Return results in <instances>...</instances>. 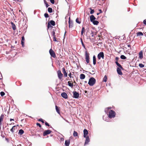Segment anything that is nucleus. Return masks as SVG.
I'll return each instance as SVG.
<instances>
[{"mask_svg": "<svg viewBox=\"0 0 146 146\" xmlns=\"http://www.w3.org/2000/svg\"><path fill=\"white\" fill-rule=\"evenodd\" d=\"M96 82V79L93 77H91L89 80L88 84L90 86H92L95 84Z\"/></svg>", "mask_w": 146, "mask_h": 146, "instance_id": "1", "label": "nucleus"}, {"mask_svg": "<svg viewBox=\"0 0 146 146\" xmlns=\"http://www.w3.org/2000/svg\"><path fill=\"white\" fill-rule=\"evenodd\" d=\"M115 115L116 113L115 111L111 110L109 112L108 117L110 118H113L115 117Z\"/></svg>", "mask_w": 146, "mask_h": 146, "instance_id": "2", "label": "nucleus"}, {"mask_svg": "<svg viewBox=\"0 0 146 146\" xmlns=\"http://www.w3.org/2000/svg\"><path fill=\"white\" fill-rule=\"evenodd\" d=\"M57 73L58 78L61 80L63 78V74L62 73L60 70H59L57 71Z\"/></svg>", "mask_w": 146, "mask_h": 146, "instance_id": "3", "label": "nucleus"}, {"mask_svg": "<svg viewBox=\"0 0 146 146\" xmlns=\"http://www.w3.org/2000/svg\"><path fill=\"white\" fill-rule=\"evenodd\" d=\"M89 54L86 51L85 52V59L86 60L87 63H88L89 62Z\"/></svg>", "mask_w": 146, "mask_h": 146, "instance_id": "4", "label": "nucleus"}, {"mask_svg": "<svg viewBox=\"0 0 146 146\" xmlns=\"http://www.w3.org/2000/svg\"><path fill=\"white\" fill-rule=\"evenodd\" d=\"M97 57L98 60H100L102 58V59H104V54L103 52H100L98 54Z\"/></svg>", "mask_w": 146, "mask_h": 146, "instance_id": "5", "label": "nucleus"}, {"mask_svg": "<svg viewBox=\"0 0 146 146\" xmlns=\"http://www.w3.org/2000/svg\"><path fill=\"white\" fill-rule=\"evenodd\" d=\"M49 52L51 56L52 57L54 58L56 57V56L55 53L52 49H50V50Z\"/></svg>", "mask_w": 146, "mask_h": 146, "instance_id": "6", "label": "nucleus"}, {"mask_svg": "<svg viewBox=\"0 0 146 146\" xmlns=\"http://www.w3.org/2000/svg\"><path fill=\"white\" fill-rule=\"evenodd\" d=\"M52 132V131L50 130H47L45 131L43 133V136H45L46 135L49 134Z\"/></svg>", "mask_w": 146, "mask_h": 146, "instance_id": "7", "label": "nucleus"}, {"mask_svg": "<svg viewBox=\"0 0 146 146\" xmlns=\"http://www.w3.org/2000/svg\"><path fill=\"white\" fill-rule=\"evenodd\" d=\"M73 93V97L75 98H77L79 97V94L76 92H74Z\"/></svg>", "mask_w": 146, "mask_h": 146, "instance_id": "8", "label": "nucleus"}, {"mask_svg": "<svg viewBox=\"0 0 146 146\" xmlns=\"http://www.w3.org/2000/svg\"><path fill=\"white\" fill-rule=\"evenodd\" d=\"M86 139L84 144V145L88 144V143L90 141V140L88 136L86 137Z\"/></svg>", "mask_w": 146, "mask_h": 146, "instance_id": "9", "label": "nucleus"}, {"mask_svg": "<svg viewBox=\"0 0 146 146\" xmlns=\"http://www.w3.org/2000/svg\"><path fill=\"white\" fill-rule=\"evenodd\" d=\"M61 96L64 98L66 99L68 98V95L65 92H63L61 94Z\"/></svg>", "mask_w": 146, "mask_h": 146, "instance_id": "10", "label": "nucleus"}, {"mask_svg": "<svg viewBox=\"0 0 146 146\" xmlns=\"http://www.w3.org/2000/svg\"><path fill=\"white\" fill-rule=\"evenodd\" d=\"M62 72L63 73L64 76V77H67V73L66 72L65 68L63 67L62 68Z\"/></svg>", "mask_w": 146, "mask_h": 146, "instance_id": "11", "label": "nucleus"}, {"mask_svg": "<svg viewBox=\"0 0 146 146\" xmlns=\"http://www.w3.org/2000/svg\"><path fill=\"white\" fill-rule=\"evenodd\" d=\"M139 58L140 59H142L143 58V52L141 51L139 53Z\"/></svg>", "mask_w": 146, "mask_h": 146, "instance_id": "12", "label": "nucleus"}, {"mask_svg": "<svg viewBox=\"0 0 146 146\" xmlns=\"http://www.w3.org/2000/svg\"><path fill=\"white\" fill-rule=\"evenodd\" d=\"M117 71L118 74L120 75H122L123 74L121 70V68H117Z\"/></svg>", "mask_w": 146, "mask_h": 146, "instance_id": "13", "label": "nucleus"}, {"mask_svg": "<svg viewBox=\"0 0 146 146\" xmlns=\"http://www.w3.org/2000/svg\"><path fill=\"white\" fill-rule=\"evenodd\" d=\"M88 130L86 129H84V137H86V136L88 134Z\"/></svg>", "mask_w": 146, "mask_h": 146, "instance_id": "14", "label": "nucleus"}, {"mask_svg": "<svg viewBox=\"0 0 146 146\" xmlns=\"http://www.w3.org/2000/svg\"><path fill=\"white\" fill-rule=\"evenodd\" d=\"M24 43H25V37H24V36H23L22 37L21 44L22 45V46L23 47H24Z\"/></svg>", "mask_w": 146, "mask_h": 146, "instance_id": "15", "label": "nucleus"}, {"mask_svg": "<svg viewBox=\"0 0 146 146\" xmlns=\"http://www.w3.org/2000/svg\"><path fill=\"white\" fill-rule=\"evenodd\" d=\"M4 117V115L2 114L0 117V125H1L2 124V121H3Z\"/></svg>", "mask_w": 146, "mask_h": 146, "instance_id": "16", "label": "nucleus"}, {"mask_svg": "<svg viewBox=\"0 0 146 146\" xmlns=\"http://www.w3.org/2000/svg\"><path fill=\"white\" fill-rule=\"evenodd\" d=\"M90 19L91 21L92 22V21H94L96 19V18L94 15H92L90 17Z\"/></svg>", "mask_w": 146, "mask_h": 146, "instance_id": "17", "label": "nucleus"}, {"mask_svg": "<svg viewBox=\"0 0 146 146\" xmlns=\"http://www.w3.org/2000/svg\"><path fill=\"white\" fill-rule=\"evenodd\" d=\"M17 129V127L16 126H14L12 127V128L11 129L10 131L12 133H14L15 130Z\"/></svg>", "mask_w": 146, "mask_h": 146, "instance_id": "18", "label": "nucleus"}, {"mask_svg": "<svg viewBox=\"0 0 146 146\" xmlns=\"http://www.w3.org/2000/svg\"><path fill=\"white\" fill-rule=\"evenodd\" d=\"M55 108L56 112L59 114H60V110L59 107H58L57 106H55Z\"/></svg>", "mask_w": 146, "mask_h": 146, "instance_id": "19", "label": "nucleus"}, {"mask_svg": "<svg viewBox=\"0 0 146 146\" xmlns=\"http://www.w3.org/2000/svg\"><path fill=\"white\" fill-rule=\"evenodd\" d=\"M70 143V141L69 140H67L65 141V146H69Z\"/></svg>", "mask_w": 146, "mask_h": 146, "instance_id": "20", "label": "nucleus"}, {"mask_svg": "<svg viewBox=\"0 0 146 146\" xmlns=\"http://www.w3.org/2000/svg\"><path fill=\"white\" fill-rule=\"evenodd\" d=\"M115 63L117 66H118L119 68L122 69H123L122 66L117 62V61H116Z\"/></svg>", "mask_w": 146, "mask_h": 146, "instance_id": "21", "label": "nucleus"}, {"mask_svg": "<svg viewBox=\"0 0 146 146\" xmlns=\"http://www.w3.org/2000/svg\"><path fill=\"white\" fill-rule=\"evenodd\" d=\"M11 24L12 25V27L13 29L14 30H15L16 29V28L15 25L12 22L11 23Z\"/></svg>", "mask_w": 146, "mask_h": 146, "instance_id": "22", "label": "nucleus"}, {"mask_svg": "<svg viewBox=\"0 0 146 146\" xmlns=\"http://www.w3.org/2000/svg\"><path fill=\"white\" fill-rule=\"evenodd\" d=\"M85 78V75L83 74H80V78L81 79H84Z\"/></svg>", "mask_w": 146, "mask_h": 146, "instance_id": "23", "label": "nucleus"}, {"mask_svg": "<svg viewBox=\"0 0 146 146\" xmlns=\"http://www.w3.org/2000/svg\"><path fill=\"white\" fill-rule=\"evenodd\" d=\"M96 58L95 56H93V64L95 65L96 64Z\"/></svg>", "mask_w": 146, "mask_h": 146, "instance_id": "24", "label": "nucleus"}, {"mask_svg": "<svg viewBox=\"0 0 146 146\" xmlns=\"http://www.w3.org/2000/svg\"><path fill=\"white\" fill-rule=\"evenodd\" d=\"M72 73L73 74H72L71 72H70L68 74L69 76L70 77V78L74 77L73 76L74 75V72H73Z\"/></svg>", "mask_w": 146, "mask_h": 146, "instance_id": "25", "label": "nucleus"}, {"mask_svg": "<svg viewBox=\"0 0 146 146\" xmlns=\"http://www.w3.org/2000/svg\"><path fill=\"white\" fill-rule=\"evenodd\" d=\"M49 22L50 23V25L53 26H54L55 25V23L53 21L51 20Z\"/></svg>", "mask_w": 146, "mask_h": 146, "instance_id": "26", "label": "nucleus"}, {"mask_svg": "<svg viewBox=\"0 0 146 146\" xmlns=\"http://www.w3.org/2000/svg\"><path fill=\"white\" fill-rule=\"evenodd\" d=\"M92 22L93 23V24L94 25H98L99 23V22L97 21L94 20L93 21H92Z\"/></svg>", "mask_w": 146, "mask_h": 146, "instance_id": "27", "label": "nucleus"}, {"mask_svg": "<svg viewBox=\"0 0 146 146\" xmlns=\"http://www.w3.org/2000/svg\"><path fill=\"white\" fill-rule=\"evenodd\" d=\"M143 35V34L141 32H139L137 33V36H142Z\"/></svg>", "mask_w": 146, "mask_h": 146, "instance_id": "28", "label": "nucleus"}, {"mask_svg": "<svg viewBox=\"0 0 146 146\" xmlns=\"http://www.w3.org/2000/svg\"><path fill=\"white\" fill-rule=\"evenodd\" d=\"M68 85L69 86L71 87L72 88L73 87V83H71V82L70 81H68Z\"/></svg>", "mask_w": 146, "mask_h": 146, "instance_id": "29", "label": "nucleus"}, {"mask_svg": "<svg viewBox=\"0 0 146 146\" xmlns=\"http://www.w3.org/2000/svg\"><path fill=\"white\" fill-rule=\"evenodd\" d=\"M24 133V131L22 129H20L19 132V134H20L21 135L23 134Z\"/></svg>", "mask_w": 146, "mask_h": 146, "instance_id": "30", "label": "nucleus"}, {"mask_svg": "<svg viewBox=\"0 0 146 146\" xmlns=\"http://www.w3.org/2000/svg\"><path fill=\"white\" fill-rule=\"evenodd\" d=\"M76 21V22L78 24H80L81 23V19H80L78 18H77Z\"/></svg>", "mask_w": 146, "mask_h": 146, "instance_id": "31", "label": "nucleus"}, {"mask_svg": "<svg viewBox=\"0 0 146 146\" xmlns=\"http://www.w3.org/2000/svg\"><path fill=\"white\" fill-rule=\"evenodd\" d=\"M85 32V28L84 27H83L82 28L81 32V35H83V33Z\"/></svg>", "mask_w": 146, "mask_h": 146, "instance_id": "32", "label": "nucleus"}, {"mask_svg": "<svg viewBox=\"0 0 146 146\" xmlns=\"http://www.w3.org/2000/svg\"><path fill=\"white\" fill-rule=\"evenodd\" d=\"M107 80V77L106 75H105L103 78V81L104 82H106Z\"/></svg>", "mask_w": 146, "mask_h": 146, "instance_id": "33", "label": "nucleus"}, {"mask_svg": "<svg viewBox=\"0 0 146 146\" xmlns=\"http://www.w3.org/2000/svg\"><path fill=\"white\" fill-rule=\"evenodd\" d=\"M69 27L70 28H72L73 27V24L72 23V22L71 23L70 22V21H69Z\"/></svg>", "mask_w": 146, "mask_h": 146, "instance_id": "34", "label": "nucleus"}, {"mask_svg": "<svg viewBox=\"0 0 146 146\" xmlns=\"http://www.w3.org/2000/svg\"><path fill=\"white\" fill-rule=\"evenodd\" d=\"M48 11L50 13H51L52 12V9L51 8L49 7L48 8Z\"/></svg>", "mask_w": 146, "mask_h": 146, "instance_id": "35", "label": "nucleus"}, {"mask_svg": "<svg viewBox=\"0 0 146 146\" xmlns=\"http://www.w3.org/2000/svg\"><path fill=\"white\" fill-rule=\"evenodd\" d=\"M78 135V133L75 131H74L73 133V136L74 137L77 136Z\"/></svg>", "mask_w": 146, "mask_h": 146, "instance_id": "36", "label": "nucleus"}, {"mask_svg": "<svg viewBox=\"0 0 146 146\" xmlns=\"http://www.w3.org/2000/svg\"><path fill=\"white\" fill-rule=\"evenodd\" d=\"M120 58L122 59H125L127 58L123 55H121L120 56Z\"/></svg>", "mask_w": 146, "mask_h": 146, "instance_id": "37", "label": "nucleus"}, {"mask_svg": "<svg viewBox=\"0 0 146 146\" xmlns=\"http://www.w3.org/2000/svg\"><path fill=\"white\" fill-rule=\"evenodd\" d=\"M96 33L95 32H94V31H92L91 33V36L92 37H93L94 35H96Z\"/></svg>", "mask_w": 146, "mask_h": 146, "instance_id": "38", "label": "nucleus"}, {"mask_svg": "<svg viewBox=\"0 0 146 146\" xmlns=\"http://www.w3.org/2000/svg\"><path fill=\"white\" fill-rule=\"evenodd\" d=\"M52 27L51 26L50 24V23L48 22V26H47V29H49V28L50 27Z\"/></svg>", "mask_w": 146, "mask_h": 146, "instance_id": "39", "label": "nucleus"}, {"mask_svg": "<svg viewBox=\"0 0 146 146\" xmlns=\"http://www.w3.org/2000/svg\"><path fill=\"white\" fill-rule=\"evenodd\" d=\"M139 66L141 68H143L144 67V65L140 63L139 64Z\"/></svg>", "mask_w": 146, "mask_h": 146, "instance_id": "40", "label": "nucleus"}, {"mask_svg": "<svg viewBox=\"0 0 146 146\" xmlns=\"http://www.w3.org/2000/svg\"><path fill=\"white\" fill-rule=\"evenodd\" d=\"M81 43H82V44L83 47L84 48H85V45L82 41V38H81Z\"/></svg>", "mask_w": 146, "mask_h": 146, "instance_id": "41", "label": "nucleus"}, {"mask_svg": "<svg viewBox=\"0 0 146 146\" xmlns=\"http://www.w3.org/2000/svg\"><path fill=\"white\" fill-rule=\"evenodd\" d=\"M90 9L91 10L90 12V13L91 14H93L94 12V10L92 9L91 8H90Z\"/></svg>", "mask_w": 146, "mask_h": 146, "instance_id": "42", "label": "nucleus"}, {"mask_svg": "<svg viewBox=\"0 0 146 146\" xmlns=\"http://www.w3.org/2000/svg\"><path fill=\"white\" fill-rule=\"evenodd\" d=\"M38 121H41L42 123H44V121L42 119L40 118L38 120Z\"/></svg>", "mask_w": 146, "mask_h": 146, "instance_id": "43", "label": "nucleus"}, {"mask_svg": "<svg viewBox=\"0 0 146 146\" xmlns=\"http://www.w3.org/2000/svg\"><path fill=\"white\" fill-rule=\"evenodd\" d=\"M44 16L46 18H48L49 17L48 14L47 13H45L44 14Z\"/></svg>", "mask_w": 146, "mask_h": 146, "instance_id": "44", "label": "nucleus"}, {"mask_svg": "<svg viewBox=\"0 0 146 146\" xmlns=\"http://www.w3.org/2000/svg\"><path fill=\"white\" fill-rule=\"evenodd\" d=\"M1 96H4L5 94V93L3 92H1L0 93Z\"/></svg>", "mask_w": 146, "mask_h": 146, "instance_id": "45", "label": "nucleus"}, {"mask_svg": "<svg viewBox=\"0 0 146 146\" xmlns=\"http://www.w3.org/2000/svg\"><path fill=\"white\" fill-rule=\"evenodd\" d=\"M53 40L54 41H56V42L57 41V40H56V36H53Z\"/></svg>", "mask_w": 146, "mask_h": 146, "instance_id": "46", "label": "nucleus"}, {"mask_svg": "<svg viewBox=\"0 0 146 146\" xmlns=\"http://www.w3.org/2000/svg\"><path fill=\"white\" fill-rule=\"evenodd\" d=\"M50 1L52 4L54 3V0H50Z\"/></svg>", "mask_w": 146, "mask_h": 146, "instance_id": "47", "label": "nucleus"}, {"mask_svg": "<svg viewBox=\"0 0 146 146\" xmlns=\"http://www.w3.org/2000/svg\"><path fill=\"white\" fill-rule=\"evenodd\" d=\"M95 70H92V73L90 72L89 73L92 74H94L95 73Z\"/></svg>", "mask_w": 146, "mask_h": 146, "instance_id": "48", "label": "nucleus"}, {"mask_svg": "<svg viewBox=\"0 0 146 146\" xmlns=\"http://www.w3.org/2000/svg\"><path fill=\"white\" fill-rule=\"evenodd\" d=\"M36 124L37 126H39L40 127V128L41 127V125L39 123H37Z\"/></svg>", "mask_w": 146, "mask_h": 146, "instance_id": "49", "label": "nucleus"}, {"mask_svg": "<svg viewBox=\"0 0 146 146\" xmlns=\"http://www.w3.org/2000/svg\"><path fill=\"white\" fill-rule=\"evenodd\" d=\"M45 125H46V126H50V125H49V124L47 122H45Z\"/></svg>", "mask_w": 146, "mask_h": 146, "instance_id": "50", "label": "nucleus"}, {"mask_svg": "<svg viewBox=\"0 0 146 146\" xmlns=\"http://www.w3.org/2000/svg\"><path fill=\"white\" fill-rule=\"evenodd\" d=\"M52 34L53 36H56L55 35V32L54 31L52 32Z\"/></svg>", "mask_w": 146, "mask_h": 146, "instance_id": "51", "label": "nucleus"}, {"mask_svg": "<svg viewBox=\"0 0 146 146\" xmlns=\"http://www.w3.org/2000/svg\"><path fill=\"white\" fill-rule=\"evenodd\" d=\"M143 23L144 24L146 25V19L143 21Z\"/></svg>", "mask_w": 146, "mask_h": 146, "instance_id": "52", "label": "nucleus"}, {"mask_svg": "<svg viewBox=\"0 0 146 146\" xmlns=\"http://www.w3.org/2000/svg\"><path fill=\"white\" fill-rule=\"evenodd\" d=\"M45 4H46V8L48 7L49 6V5H48V4L47 3Z\"/></svg>", "mask_w": 146, "mask_h": 146, "instance_id": "53", "label": "nucleus"}, {"mask_svg": "<svg viewBox=\"0 0 146 146\" xmlns=\"http://www.w3.org/2000/svg\"><path fill=\"white\" fill-rule=\"evenodd\" d=\"M119 58L117 57H116L115 58V60L117 61H117L118 60Z\"/></svg>", "mask_w": 146, "mask_h": 146, "instance_id": "54", "label": "nucleus"}, {"mask_svg": "<svg viewBox=\"0 0 146 146\" xmlns=\"http://www.w3.org/2000/svg\"><path fill=\"white\" fill-rule=\"evenodd\" d=\"M99 11H100L99 13H100L102 12V11L101 9H99Z\"/></svg>", "mask_w": 146, "mask_h": 146, "instance_id": "55", "label": "nucleus"}, {"mask_svg": "<svg viewBox=\"0 0 146 146\" xmlns=\"http://www.w3.org/2000/svg\"><path fill=\"white\" fill-rule=\"evenodd\" d=\"M14 124V123H11V124H7V125H11V124Z\"/></svg>", "mask_w": 146, "mask_h": 146, "instance_id": "56", "label": "nucleus"}, {"mask_svg": "<svg viewBox=\"0 0 146 146\" xmlns=\"http://www.w3.org/2000/svg\"><path fill=\"white\" fill-rule=\"evenodd\" d=\"M10 121H14V119H10Z\"/></svg>", "mask_w": 146, "mask_h": 146, "instance_id": "57", "label": "nucleus"}, {"mask_svg": "<svg viewBox=\"0 0 146 146\" xmlns=\"http://www.w3.org/2000/svg\"><path fill=\"white\" fill-rule=\"evenodd\" d=\"M127 46L129 47H130L131 48V45L130 44H128L127 45Z\"/></svg>", "mask_w": 146, "mask_h": 146, "instance_id": "58", "label": "nucleus"}, {"mask_svg": "<svg viewBox=\"0 0 146 146\" xmlns=\"http://www.w3.org/2000/svg\"><path fill=\"white\" fill-rule=\"evenodd\" d=\"M44 3H45V4L47 3V2L46 0H44Z\"/></svg>", "mask_w": 146, "mask_h": 146, "instance_id": "59", "label": "nucleus"}, {"mask_svg": "<svg viewBox=\"0 0 146 146\" xmlns=\"http://www.w3.org/2000/svg\"><path fill=\"white\" fill-rule=\"evenodd\" d=\"M15 146H16V145H15ZM17 146H21V144H20L18 145H17Z\"/></svg>", "mask_w": 146, "mask_h": 146, "instance_id": "60", "label": "nucleus"}, {"mask_svg": "<svg viewBox=\"0 0 146 146\" xmlns=\"http://www.w3.org/2000/svg\"><path fill=\"white\" fill-rule=\"evenodd\" d=\"M84 92L85 93H87V91L86 90H85Z\"/></svg>", "mask_w": 146, "mask_h": 146, "instance_id": "61", "label": "nucleus"}, {"mask_svg": "<svg viewBox=\"0 0 146 146\" xmlns=\"http://www.w3.org/2000/svg\"><path fill=\"white\" fill-rule=\"evenodd\" d=\"M108 109H111V107H108Z\"/></svg>", "mask_w": 146, "mask_h": 146, "instance_id": "62", "label": "nucleus"}, {"mask_svg": "<svg viewBox=\"0 0 146 146\" xmlns=\"http://www.w3.org/2000/svg\"><path fill=\"white\" fill-rule=\"evenodd\" d=\"M100 14V13H98L97 14V15H98L99 14Z\"/></svg>", "mask_w": 146, "mask_h": 146, "instance_id": "63", "label": "nucleus"}, {"mask_svg": "<svg viewBox=\"0 0 146 146\" xmlns=\"http://www.w3.org/2000/svg\"><path fill=\"white\" fill-rule=\"evenodd\" d=\"M84 82H85V83H87V81H85Z\"/></svg>", "mask_w": 146, "mask_h": 146, "instance_id": "64", "label": "nucleus"}]
</instances>
